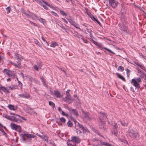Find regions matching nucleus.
Listing matches in <instances>:
<instances>
[{
  "mask_svg": "<svg viewBox=\"0 0 146 146\" xmlns=\"http://www.w3.org/2000/svg\"><path fill=\"white\" fill-rule=\"evenodd\" d=\"M23 12L24 14L28 17H31L34 19H35L36 18L38 19L40 22L42 23L43 24H44L45 22V20L44 19L40 18V17H38L35 14H33L30 12H29V13H27L24 12Z\"/></svg>",
  "mask_w": 146,
  "mask_h": 146,
  "instance_id": "nucleus-1",
  "label": "nucleus"
},
{
  "mask_svg": "<svg viewBox=\"0 0 146 146\" xmlns=\"http://www.w3.org/2000/svg\"><path fill=\"white\" fill-rule=\"evenodd\" d=\"M129 135L131 138L134 139L138 138L139 136V134L137 131L133 129H131L129 130Z\"/></svg>",
  "mask_w": 146,
  "mask_h": 146,
  "instance_id": "nucleus-2",
  "label": "nucleus"
},
{
  "mask_svg": "<svg viewBox=\"0 0 146 146\" xmlns=\"http://www.w3.org/2000/svg\"><path fill=\"white\" fill-rule=\"evenodd\" d=\"M141 82V80L140 78H134L132 80L131 83L135 87L139 89L140 87L139 83Z\"/></svg>",
  "mask_w": 146,
  "mask_h": 146,
  "instance_id": "nucleus-3",
  "label": "nucleus"
},
{
  "mask_svg": "<svg viewBox=\"0 0 146 146\" xmlns=\"http://www.w3.org/2000/svg\"><path fill=\"white\" fill-rule=\"evenodd\" d=\"M106 116L105 114L103 113H101L100 115V122L101 123H99V125L100 124H102V125H100V127L101 128H104V120L106 119Z\"/></svg>",
  "mask_w": 146,
  "mask_h": 146,
  "instance_id": "nucleus-4",
  "label": "nucleus"
},
{
  "mask_svg": "<svg viewBox=\"0 0 146 146\" xmlns=\"http://www.w3.org/2000/svg\"><path fill=\"white\" fill-rule=\"evenodd\" d=\"M14 88V86H8L7 87L4 86H0V90L3 91L4 92L6 93H9V90H12Z\"/></svg>",
  "mask_w": 146,
  "mask_h": 146,
  "instance_id": "nucleus-5",
  "label": "nucleus"
},
{
  "mask_svg": "<svg viewBox=\"0 0 146 146\" xmlns=\"http://www.w3.org/2000/svg\"><path fill=\"white\" fill-rule=\"evenodd\" d=\"M10 125L12 129L15 130L19 133H20L21 132V127L19 125L15 124L13 123H11Z\"/></svg>",
  "mask_w": 146,
  "mask_h": 146,
  "instance_id": "nucleus-6",
  "label": "nucleus"
},
{
  "mask_svg": "<svg viewBox=\"0 0 146 146\" xmlns=\"http://www.w3.org/2000/svg\"><path fill=\"white\" fill-rule=\"evenodd\" d=\"M15 58L17 59L18 61L17 63H13L12 64L16 66L19 67L21 64V59L19 58V54L17 53H15Z\"/></svg>",
  "mask_w": 146,
  "mask_h": 146,
  "instance_id": "nucleus-7",
  "label": "nucleus"
},
{
  "mask_svg": "<svg viewBox=\"0 0 146 146\" xmlns=\"http://www.w3.org/2000/svg\"><path fill=\"white\" fill-rule=\"evenodd\" d=\"M109 3L110 6L113 8H116L118 5V2L114 0H109Z\"/></svg>",
  "mask_w": 146,
  "mask_h": 146,
  "instance_id": "nucleus-8",
  "label": "nucleus"
},
{
  "mask_svg": "<svg viewBox=\"0 0 146 146\" xmlns=\"http://www.w3.org/2000/svg\"><path fill=\"white\" fill-rule=\"evenodd\" d=\"M96 45L99 48H100L101 50H102L104 48L105 50H107L109 52H110L112 53H114L111 50L106 48H104L102 46V44L101 43H100L98 42Z\"/></svg>",
  "mask_w": 146,
  "mask_h": 146,
  "instance_id": "nucleus-9",
  "label": "nucleus"
},
{
  "mask_svg": "<svg viewBox=\"0 0 146 146\" xmlns=\"http://www.w3.org/2000/svg\"><path fill=\"white\" fill-rule=\"evenodd\" d=\"M71 141L73 143H77L80 142V140L78 137L73 136L72 137Z\"/></svg>",
  "mask_w": 146,
  "mask_h": 146,
  "instance_id": "nucleus-10",
  "label": "nucleus"
},
{
  "mask_svg": "<svg viewBox=\"0 0 146 146\" xmlns=\"http://www.w3.org/2000/svg\"><path fill=\"white\" fill-rule=\"evenodd\" d=\"M21 135L23 137H24V136H25L27 138H34L36 136L33 134H28L27 133H26L24 134H21Z\"/></svg>",
  "mask_w": 146,
  "mask_h": 146,
  "instance_id": "nucleus-11",
  "label": "nucleus"
},
{
  "mask_svg": "<svg viewBox=\"0 0 146 146\" xmlns=\"http://www.w3.org/2000/svg\"><path fill=\"white\" fill-rule=\"evenodd\" d=\"M70 90H68L66 92V96L64 99L65 101H66L68 100H71V96L70 94Z\"/></svg>",
  "mask_w": 146,
  "mask_h": 146,
  "instance_id": "nucleus-12",
  "label": "nucleus"
},
{
  "mask_svg": "<svg viewBox=\"0 0 146 146\" xmlns=\"http://www.w3.org/2000/svg\"><path fill=\"white\" fill-rule=\"evenodd\" d=\"M117 127L118 126L116 124H115L113 125V131H112V133H113L115 136H117Z\"/></svg>",
  "mask_w": 146,
  "mask_h": 146,
  "instance_id": "nucleus-13",
  "label": "nucleus"
},
{
  "mask_svg": "<svg viewBox=\"0 0 146 146\" xmlns=\"http://www.w3.org/2000/svg\"><path fill=\"white\" fill-rule=\"evenodd\" d=\"M20 97L25 99H28L30 98V95L27 93H26L25 94H21L19 95Z\"/></svg>",
  "mask_w": 146,
  "mask_h": 146,
  "instance_id": "nucleus-14",
  "label": "nucleus"
},
{
  "mask_svg": "<svg viewBox=\"0 0 146 146\" xmlns=\"http://www.w3.org/2000/svg\"><path fill=\"white\" fill-rule=\"evenodd\" d=\"M71 113L74 114L76 117H78L79 115L78 111L75 109L71 110Z\"/></svg>",
  "mask_w": 146,
  "mask_h": 146,
  "instance_id": "nucleus-15",
  "label": "nucleus"
},
{
  "mask_svg": "<svg viewBox=\"0 0 146 146\" xmlns=\"http://www.w3.org/2000/svg\"><path fill=\"white\" fill-rule=\"evenodd\" d=\"M58 109L60 113H61L62 115L63 116H65L67 117H68V115L65 113L63 111H62L60 107H58Z\"/></svg>",
  "mask_w": 146,
  "mask_h": 146,
  "instance_id": "nucleus-16",
  "label": "nucleus"
},
{
  "mask_svg": "<svg viewBox=\"0 0 146 146\" xmlns=\"http://www.w3.org/2000/svg\"><path fill=\"white\" fill-rule=\"evenodd\" d=\"M3 72L9 77L11 76L12 75L11 73V72L9 70L7 69H5Z\"/></svg>",
  "mask_w": 146,
  "mask_h": 146,
  "instance_id": "nucleus-17",
  "label": "nucleus"
},
{
  "mask_svg": "<svg viewBox=\"0 0 146 146\" xmlns=\"http://www.w3.org/2000/svg\"><path fill=\"white\" fill-rule=\"evenodd\" d=\"M54 95L57 98H60L62 96L61 94L58 91H55L54 92Z\"/></svg>",
  "mask_w": 146,
  "mask_h": 146,
  "instance_id": "nucleus-18",
  "label": "nucleus"
},
{
  "mask_svg": "<svg viewBox=\"0 0 146 146\" xmlns=\"http://www.w3.org/2000/svg\"><path fill=\"white\" fill-rule=\"evenodd\" d=\"M116 74L117 75V77L124 81H125V79L121 75L118 73H116Z\"/></svg>",
  "mask_w": 146,
  "mask_h": 146,
  "instance_id": "nucleus-19",
  "label": "nucleus"
},
{
  "mask_svg": "<svg viewBox=\"0 0 146 146\" xmlns=\"http://www.w3.org/2000/svg\"><path fill=\"white\" fill-rule=\"evenodd\" d=\"M38 2L40 5L42 6H43V4H44V5H46L47 3L43 0L39 1Z\"/></svg>",
  "mask_w": 146,
  "mask_h": 146,
  "instance_id": "nucleus-20",
  "label": "nucleus"
},
{
  "mask_svg": "<svg viewBox=\"0 0 146 146\" xmlns=\"http://www.w3.org/2000/svg\"><path fill=\"white\" fill-rule=\"evenodd\" d=\"M120 29L123 31H126L127 30V27L125 26L122 25L120 28Z\"/></svg>",
  "mask_w": 146,
  "mask_h": 146,
  "instance_id": "nucleus-21",
  "label": "nucleus"
},
{
  "mask_svg": "<svg viewBox=\"0 0 146 146\" xmlns=\"http://www.w3.org/2000/svg\"><path fill=\"white\" fill-rule=\"evenodd\" d=\"M6 118L11 121H14V120L15 119V117L10 116H7Z\"/></svg>",
  "mask_w": 146,
  "mask_h": 146,
  "instance_id": "nucleus-22",
  "label": "nucleus"
},
{
  "mask_svg": "<svg viewBox=\"0 0 146 146\" xmlns=\"http://www.w3.org/2000/svg\"><path fill=\"white\" fill-rule=\"evenodd\" d=\"M58 46V44L56 42H52L51 43V44L50 45V46L51 47L54 48L56 46Z\"/></svg>",
  "mask_w": 146,
  "mask_h": 146,
  "instance_id": "nucleus-23",
  "label": "nucleus"
},
{
  "mask_svg": "<svg viewBox=\"0 0 146 146\" xmlns=\"http://www.w3.org/2000/svg\"><path fill=\"white\" fill-rule=\"evenodd\" d=\"M7 107L11 110H12L13 111L15 110L14 107L12 105H9Z\"/></svg>",
  "mask_w": 146,
  "mask_h": 146,
  "instance_id": "nucleus-24",
  "label": "nucleus"
},
{
  "mask_svg": "<svg viewBox=\"0 0 146 146\" xmlns=\"http://www.w3.org/2000/svg\"><path fill=\"white\" fill-rule=\"evenodd\" d=\"M42 139H44L46 141L48 142V137L46 135H42Z\"/></svg>",
  "mask_w": 146,
  "mask_h": 146,
  "instance_id": "nucleus-25",
  "label": "nucleus"
},
{
  "mask_svg": "<svg viewBox=\"0 0 146 146\" xmlns=\"http://www.w3.org/2000/svg\"><path fill=\"white\" fill-rule=\"evenodd\" d=\"M101 144L102 145H104L105 146H112L110 144L106 142H102Z\"/></svg>",
  "mask_w": 146,
  "mask_h": 146,
  "instance_id": "nucleus-26",
  "label": "nucleus"
},
{
  "mask_svg": "<svg viewBox=\"0 0 146 146\" xmlns=\"http://www.w3.org/2000/svg\"><path fill=\"white\" fill-rule=\"evenodd\" d=\"M140 76L141 77L143 78L145 80H146V74L144 73H142L141 74H140Z\"/></svg>",
  "mask_w": 146,
  "mask_h": 146,
  "instance_id": "nucleus-27",
  "label": "nucleus"
},
{
  "mask_svg": "<svg viewBox=\"0 0 146 146\" xmlns=\"http://www.w3.org/2000/svg\"><path fill=\"white\" fill-rule=\"evenodd\" d=\"M85 117L89 118V113H86L83 111H82Z\"/></svg>",
  "mask_w": 146,
  "mask_h": 146,
  "instance_id": "nucleus-28",
  "label": "nucleus"
},
{
  "mask_svg": "<svg viewBox=\"0 0 146 146\" xmlns=\"http://www.w3.org/2000/svg\"><path fill=\"white\" fill-rule=\"evenodd\" d=\"M124 70V68L122 67V66H119L118 68V69H117V70L118 71H123Z\"/></svg>",
  "mask_w": 146,
  "mask_h": 146,
  "instance_id": "nucleus-29",
  "label": "nucleus"
},
{
  "mask_svg": "<svg viewBox=\"0 0 146 146\" xmlns=\"http://www.w3.org/2000/svg\"><path fill=\"white\" fill-rule=\"evenodd\" d=\"M25 77L27 79H28L29 80H30L31 81H33V79L28 75H25Z\"/></svg>",
  "mask_w": 146,
  "mask_h": 146,
  "instance_id": "nucleus-30",
  "label": "nucleus"
},
{
  "mask_svg": "<svg viewBox=\"0 0 146 146\" xmlns=\"http://www.w3.org/2000/svg\"><path fill=\"white\" fill-rule=\"evenodd\" d=\"M40 79L41 80H42V82L43 83L44 85V86H46V84L45 83V79L42 77H40Z\"/></svg>",
  "mask_w": 146,
  "mask_h": 146,
  "instance_id": "nucleus-31",
  "label": "nucleus"
},
{
  "mask_svg": "<svg viewBox=\"0 0 146 146\" xmlns=\"http://www.w3.org/2000/svg\"><path fill=\"white\" fill-rule=\"evenodd\" d=\"M60 119L61 121L62 122L64 123L66 122V119H65V118H64L63 117H61V118H60Z\"/></svg>",
  "mask_w": 146,
  "mask_h": 146,
  "instance_id": "nucleus-32",
  "label": "nucleus"
},
{
  "mask_svg": "<svg viewBox=\"0 0 146 146\" xmlns=\"http://www.w3.org/2000/svg\"><path fill=\"white\" fill-rule=\"evenodd\" d=\"M13 121L17 122L18 123H19L21 122V120L19 119H17L15 117V119Z\"/></svg>",
  "mask_w": 146,
  "mask_h": 146,
  "instance_id": "nucleus-33",
  "label": "nucleus"
},
{
  "mask_svg": "<svg viewBox=\"0 0 146 146\" xmlns=\"http://www.w3.org/2000/svg\"><path fill=\"white\" fill-rule=\"evenodd\" d=\"M126 72H127V77H128L129 78L130 71L128 69H126Z\"/></svg>",
  "mask_w": 146,
  "mask_h": 146,
  "instance_id": "nucleus-34",
  "label": "nucleus"
},
{
  "mask_svg": "<svg viewBox=\"0 0 146 146\" xmlns=\"http://www.w3.org/2000/svg\"><path fill=\"white\" fill-rule=\"evenodd\" d=\"M67 124L68 126L69 127H71L73 126L72 123L70 121H69L68 123Z\"/></svg>",
  "mask_w": 146,
  "mask_h": 146,
  "instance_id": "nucleus-35",
  "label": "nucleus"
},
{
  "mask_svg": "<svg viewBox=\"0 0 146 146\" xmlns=\"http://www.w3.org/2000/svg\"><path fill=\"white\" fill-rule=\"evenodd\" d=\"M72 25L76 28L79 29V26L78 24L74 22L72 24Z\"/></svg>",
  "mask_w": 146,
  "mask_h": 146,
  "instance_id": "nucleus-36",
  "label": "nucleus"
},
{
  "mask_svg": "<svg viewBox=\"0 0 146 146\" xmlns=\"http://www.w3.org/2000/svg\"><path fill=\"white\" fill-rule=\"evenodd\" d=\"M46 5L50 7V8H52L53 10H56V8L54 7L52 5H50L48 4V3H47Z\"/></svg>",
  "mask_w": 146,
  "mask_h": 146,
  "instance_id": "nucleus-37",
  "label": "nucleus"
},
{
  "mask_svg": "<svg viewBox=\"0 0 146 146\" xmlns=\"http://www.w3.org/2000/svg\"><path fill=\"white\" fill-rule=\"evenodd\" d=\"M29 21V24L32 25H33L34 26H37V24L31 21Z\"/></svg>",
  "mask_w": 146,
  "mask_h": 146,
  "instance_id": "nucleus-38",
  "label": "nucleus"
},
{
  "mask_svg": "<svg viewBox=\"0 0 146 146\" xmlns=\"http://www.w3.org/2000/svg\"><path fill=\"white\" fill-rule=\"evenodd\" d=\"M76 126L80 128H82L83 130H84V127L82 125L79 123V125H77Z\"/></svg>",
  "mask_w": 146,
  "mask_h": 146,
  "instance_id": "nucleus-39",
  "label": "nucleus"
},
{
  "mask_svg": "<svg viewBox=\"0 0 146 146\" xmlns=\"http://www.w3.org/2000/svg\"><path fill=\"white\" fill-rule=\"evenodd\" d=\"M60 13L63 15L66 16L67 15L65 13L64 11H63L60 10Z\"/></svg>",
  "mask_w": 146,
  "mask_h": 146,
  "instance_id": "nucleus-40",
  "label": "nucleus"
},
{
  "mask_svg": "<svg viewBox=\"0 0 146 146\" xmlns=\"http://www.w3.org/2000/svg\"><path fill=\"white\" fill-rule=\"evenodd\" d=\"M6 9L7 11V13H10L11 8L10 7H7L6 8Z\"/></svg>",
  "mask_w": 146,
  "mask_h": 146,
  "instance_id": "nucleus-41",
  "label": "nucleus"
},
{
  "mask_svg": "<svg viewBox=\"0 0 146 146\" xmlns=\"http://www.w3.org/2000/svg\"><path fill=\"white\" fill-rule=\"evenodd\" d=\"M51 13L54 16H55V17H57V16H58V15L55 12H54V11H52L51 12Z\"/></svg>",
  "mask_w": 146,
  "mask_h": 146,
  "instance_id": "nucleus-42",
  "label": "nucleus"
},
{
  "mask_svg": "<svg viewBox=\"0 0 146 146\" xmlns=\"http://www.w3.org/2000/svg\"><path fill=\"white\" fill-rule=\"evenodd\" d=\"M139 67L142 69L144 70L145 71H146V69L144 67V66L143 65H140L139 66Z\"/></svg>",
  "mask_w": 146,
  "mask_h": 146,
  "instance_id": "nucleus-43",
  "label": "nucleus"
},
{
  "mask_svg": "<svg viewBox=\"0 0 146 146\" xmlns=\"http://www.w3.org/2000/svg\"><path fill=\"white\" fill-rule=\"evenodd\" d=\"M49 104L50 106H52L53 108L54 107H55V104H54L52 102L50 101L49 102Z\"/></svg>",
  "mask_w": 146,
  "mask_h": 146,
  "instance_id": "nucleus-44",
  "label": "nucleus"
},
{
  "mask_svg": "<svg viewBox=\"0 0 146 146\" xmlns=\"http://www.w3.org/2000/svg\"><path fill=\"white\" fill-rule=\"evenodd\" d=\"M58 25L62 28L64 30L66 31V29L63 26V25L62 24H60V25Z\"/></svg>",
  "mask_w": 146,
  "mask_h": 146,
  "instance_id": "nucleus-45",
  "label": "nucleus"
},
{
  "mask_svg": "<svg viewBox=\"0 0 146 146\" xmlns=\"http://www.w3.org/2000/svg\"><path fill=\"white\" fill-rule=\"evenodd\" d=\"M33 68L35 69L37 71H38L39 70V68H38L37 67V66L36 65H35L33 66Z\"/></svg>",
  "mask_w": 146,
  "mask_h": 146,
  "instance_id": "nucleus-46",
  "label": "nucleus"
},
{
  "mask_svg": "<svg viewBox=\"0 0 146 146\" xmlns=\"http://www.w3.org/2000/svg\"><path fill=\"white\" fill-rule=\"evenodd\" d=\"M76 132L78 134L80 133H81V131L78 129H76Z\"/></svg>",
  "mask_w": 146,
  "mask_h": 146,
  "instance_id": "nucleus-47",
  "label": "nucleus"
},
{
  "mask_svg": "<svg viewBox=\"0 0 146 146\" xmlns=\"http://www.w3.org/2000/svg\"><path fill=\"white\" fill-rule=\"evenodd\" d=\"M137 72L138 73L140 74H141L142 73H143V72H142L141 70L139 69L137 70Z\"/></svg>",
  "mask_w": 146,
  "mask_h": 146,
  "instance_id": "nucleus-48",
  "label": "nucleus"
},
{
  "mask_svg": "<svg viewBox=\"0 0 146 146\" xmlns=\"http://www.w3.org/2000/svg\"><path fill=\"white\" fill-rule=\"evenodd\" d=\"M62 19L65 23H66V24L68 23L67 21L65 19L62 18Z\"/></svg>",
  "mask_w": 146,
  "mask_h": 146,
  "instance_id": "nucleus-49",
  "label": "nucleus"
},
{
  "mask_svg": "<svg viewBox=\"0 0 146 146\" xmlns=\"http://www.w3.org/2000/svg\"><path fill=\"white\" fill-rule=\"evenodd\" d=\"M74 122L76 126L77 125H79V123L77 122L76 121H74Z\"/></svg>",
  "mask_w": 146,
  "mask_h": 146,
  "instance_id": "nucleus-50",
  "label": "nucleus"
},
{
  "mask_svg": "<svg viewBox=\"0 0 146 146\" xmlns=\"http://www.w3.org/2000/svg\"><path fill=\"white\" fill-rule=\"evenodd\" d=\"M34 42L35 43L37 44H38L39 43L38 41L36 39L35 40Z\"/></svg>",
  "mask_w": 146,
  "mask_h": 146,
  "instance_id": "nucleus-51",
  "label": "nucleus"
},
{
  "mask_svg": "<svg viewBox=\"0 0 146 146\" xmlns=\"http://www.w3.org/2000/svg\"><path fill=\"white\" fill-rule=\"evenodd\" d=\"M67 144L68 146H74L72 144H71L70 143H67Z\"/></svg>",
  "mask_w": 146,
  "mask_h": 146,
  "instance_id": "nucleus-52",
  "label": "nucleus"
},
{
  "mask_svg": "<svg viewBox=\"0 0 146 146\" xmlns=\"http://www.w3.org/2000/svg\"><path fill=\"white\" fill-rule=\"evenodd\" d=\"M20 76L22 77L23 79H24V74H23L22 73H21L20 74Z\"/></svg>",
  "mask_w": 146,
  "mask_h": 146,
  "instance_id": "nucleus-53",
  "label": "nucleus"
},
{
  "mask_svg": "<svg viewBox=\"0 0 146 146\" xmlns=\"http://www.w3.org/2000/svg\"><path fill=\"white\" fill-rule=\"evenodd\" d=\"M10 114L11 115H16L17 116H18L19 117H20L19 115H16L15 114V113H10Z\"/></svg>",
  "mask_w": 146,
  "mask_h": 146,
  "instance_id": "nucleus-54",
  "label": "nucleus"
},
{
  "mask_svg": "<svg viewBox=\"0 0 146 146\" xmlns=\"http://www.w3.org/2000/svg\"><path fill=\"white\" fill-rule=\"evenodd\" d=\"M92 42H93V43H94V44H95L96 45V44H97V43L98 42H96V41H94V40H92Z\"/></svg>",
  "mask_w": 146,
  "mask_h": 146,
  "instance_id": "nucleus-55",
  "label": "nucleus"
},
{
  "mask_svg": "<svg viewBox=\"0 0 146 146\" xmlns=\"http://www.w3.org/2000/svg\"><path fill=\"white\" fill-rule=\"evenodd\" d=\"M94 19L99 24H100V22H99V21L97 20L96 19H95L94 17Z\"/></svg>",
  "mask_w": 146,
  "mask_h": 146,
  "instance_id": "nucleus-56",
  "label": "nucleus"
},
{
  "mask_svg": "<svg viewBox=\"0 0 146 146\" xmlns=\"http://www.w3.org/2000/svg\"><path fill=\"white\" fill-rule=\"evenodd\" d=\"M94 19L99 24H100V22H99V21L97 20L96 19H95L94 17Z\"/></svg>",
  "mask_w": 146,
  "mask_h": 146,
  "instance_id": "nucleus-57",
  "label": "nucleus"
},
{
  "mask_svg": "<svg viewBox=\"0 0 146 146\" xmlns=\"http://www.w3.org/2000/svg\"><path fill=\"white\" fill-rule=\"evenodd\" d=\"M45 5H44V4H43V7L44 8V9H46V10H47L48 9V8H47V7H46L45 6Z\"/></svg>",
  "mask_w": 146,
  "mask_h": 146,
  "instance_id": "nucleus-58",
  "label": "nucleus"
},
{
  "mask_svg": "<svg viewBox=\"0 0 146 146\" xmlns=\"http://www.w3.org/2000/svg\"><path fill=\"white\" fill-rule=\"evenodd\" d=\"M68 21L69 22H70L71 24H72V23H73L74 22H73L71 20L68 19Z\"/></svg>",
  "mask_w": 146,
  "mask_h": 146,
  "instance_id": "nucleus-59",
  "label": "nucleus"
},
{
  "mask_svg": "<svg viewBox=\"0 0 146 146\" xmlns=\"http://www.w3.org/2000/svg\"><path fill=\"white\" fill-rule=\"evenodd\" d=\"M3 58L4 57L3 56H0V61L3 60Z\"/></svg>",
  "mask_w": 146,
  "mask_h": 146,
  "instance_id": "nucleus-60",
  "label": "nucleus"
},
{
  "mask_svg": "<svg viewBox=\"0 0 146 146\" xmlns=\"http://www.w3.org/2000/svg\"><path fill=\"white\" fill-rule=\"evenodd\" d=\"M36 135H38V136L39 137H40L42 139V135H39L37 133L36 134Z\"/></svg>",
  "mask_w": 146,
  "mask_h": 146,
  "instance_id": "nucleus-61",
  "label": "nucleus"
},
{
  "mask_svg": "<svg viewBox=\"0 0 146 146\" xmlns=\"http://www.w3.org/2000/svg\"><path fill=\"white\" fill-rule=\"evenodd\" d=\"M41 38L43 41H44V42H46L45 40L44 39V37L43 36L41 37Z\"/></svg>",
  "mask_w": 146,
  "mask_h": 146,
  "instance_id": "nucleus-62",
  "label": "nucleus"
},
{
  "mask_svg": "<svg viewBox=\"0 0 146 146\" xmlns=\"http://www.w3.org/2000/svg\"><path fill=\"white\" fill-rule=\"evenodd\" d=\"M82 39L83 40V41L85 43H86L87 41L86 40H84L83 38H82Z\"/></svg>",
  "mask_w": 146,
  "mask_h": 146,
  "instance_id": "nucleus-63",
  "label": "nucleus"
},
{
  "mask_svg": "<svg viewBox=\"0 0 146 146\" xmlns=\"http://www.w3.org/2000/svg\"><path fill=\"white\" fill-rule=\"evenodd\" d=\"M11 80V79L10 78H9L8 79H7V81H10Z\"/></svg>",
  "mask_w": 146,
  "mask_h": 146,
  "instance_id": "nucleus-64",
  "label": "nucleus"
}]
</instances>
